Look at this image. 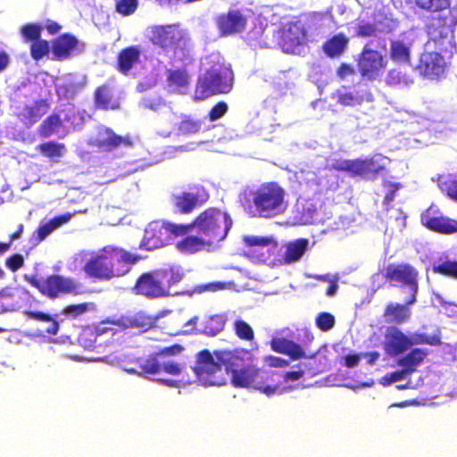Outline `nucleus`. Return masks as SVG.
<instances>
[{
  "label": "nucleus",
  "mask_w": 457,
  "mask_h": 457,
  "mask_svg": "<svg viewBox=\"0 0 457 457\" xmlns=\"http://www.w3.org/2000/svg\"><path fill=\"white\" fill-rule=\"evenodd\" d=\"M214 354L223 362L227 374H230V383L235 387L253 388L270 396L278 386L273 378L274 373L252 363V357L245 349L215 350Z\"/></svg>",
  "instance_id": "obj_1"
},
{
  "label": "nucleus",
  "mask_w": 457,
  "mask_h": 457,
  "mask_svg": "<svg viewBox=\"0 0 457 457\" xmlns=\"http://www.w3.org/2000/svg\"><path fill=\"white\" fill-rule=\"evenodd\" d=\"M140 256L129 251L113 246H104L93 254L84 265V271L90 277L99 280H110L126 275L136 264Z\"/></svg>",
  "instance_id": "obj_2"
},
{
  "label": "nucleus",
  "mask_w": 457,
  "mask_h": 457,
  "mask_svg": "<svg viewBox=\"0 0 457 457\" xmlns=\"http://www.w3.org/2000/svg\"><path fill=\"white\" fill-rule=\"evenodd\" d=\"M184 276V270L179 266L146 271L137 278L132 292L151 300L179 295L180 293L171 292V287L179 283Z\"/></svg>",
  "instance_id": "obj_3"
},
{
  "label": "nucleus",
  "mask_w": 457,
  "mask_h": 457,
  "mask_svg": "<svg viewBox=\"0 0 457 457\" xmlns=\"http://www.w3.org/2000/svg\"><path fill=\"white\" fill-rule=\"evenodd\" d=\"M286 190L275 181L263 182L250 191L249 199L243 205L253 212V216L273 219L282 214L287 207Z\"/></svg>",
  "instance_id": "obj_4"
},
{
  "label": "nucleus",
  "mask_w": 457,
  "mask_h": 457,
  "mask_svg": "<svg viewBox=\"0 0 457 457\" xmlns=\"http://www.w3.org/2000/svg\"><path fill=\"white\" fill-rule=\"evenodd\" d=\"M197 234L203 235L212 245L223 240L232 227L229 214L219 208L210 207L193 220Z\"/></svg>",
  "instance_id": "obj_5"
},
{
  "label": "nucleus",
  "mask_w": 457,
  "mask_h": 457,
  "mask_svg": "<svg viewBox=\"0 0 457 457\" xmlns=\"http://www.w3.org/2000/svg\"><path fill=\"white\" fill-rule=\"evenodd\" d=\"M233 87V71L223 64L213 66L199 76L195 84V98L204 100L212 96L228 94Z\"/></svg>",
  "instance_id": "obj_6"
},
{
  "label": "nucleus",
  "mask_w": 457,
  "mask_h": 457,
  "mask_svg": "<svg viewBox=\"0 0 457 457\" xmlns=\"http://www.w3.org/2000/svg\"><path fill=\"white\" fill-rule=\"evenodd\" d=\"M24 279L50 300L79 293V285L74 278L57 273L47 275L43 278H37V275H25Z\"/></svg>",
  "instance_id": "obj_7"
},
{
  "label": "nucleus",
  "mask_w": 457,
  "mask_h": 457,
  "mask_svg": "<svg viewBox=\"0 0 457 457\" xmlns=\"http://www.w3.org/2000/svg\"><path fill=\"white\" fill-rule=\"evenodd\" d=\"M223 362L213 353L203 349L196 353L193 371L197 380L204 386H221L226 384V376L222 370Z\"/></svg>",
  "instance_id": "obj_8"
},
{
  "label": "nucleus",
  "mask_w": 457,
  "mask_h": 457,
  "mask_svg": "<svg viewBox=\"0 0 457 457\" xmlns=\"http://www.w3.org/2000/svg\"><path fill=\"white\" fill-rule=\"evenodd\" d=\"M379 272L392 286L409 288V303L417 302L419 271L414 266L407 262H390Z\"/></svg>",
  "instance_id": "obj_9"
},
{
  "label": "nucleus",
  "mask_w": 457,
  "mask_h": 457,
  "mask_svg": "<svg viewBox=\"0 0 457 457\" xmlns=\"http://www.w3.org/2000/svg\"><path fill=\"white\" fill-rule=\"evenodd\" d=\"M384 157L373 156L365 159L337 160L332 163V169L337 171L346 172L352 177H361L374 180L384 172L386 168L381 161Z\"/></svg>",
  "instance_id": "obj_10"
},
{
  "label": "nucleus",
  "mask_w": 457,
  "mask_h": 457,
  "mask_svg": "<svg viewBox=\"0 0 457 457\" xmlns=\"http://www.w3.org/2000/svg\"><path fill=\"white\" fill-rule=\"evenodd\" d=\"M149 40L164 52L176 53L186 47L187 37L178 25H154L150 28Z\"/></svg>",
  "instance_id": "obj_11"
},
{
  "label": "nucleus",
  "mask_w": 457,
  "mask_h": 457,
  "mask_svg": "<svg viewBox=\"0 0 457 457\" xmlns=\"http://www.w3.org/2000/svg\"><path fill=\"white\" fill-rule=\"evenodd\" d=\"M357 67L362 78L375 79L386 67L384 55L365 45L358 55Z\"/></svg>",
  "instance_id": "obj_12"
},
{
  "label": "nucleus",
  "mask_w": 457,
  "mask_h": 457,
  "mask_svg": "<svg viewBox=\"0 0 457 457\" xmlns=\"http://www.w3.org/2000/svg\"><path fill=\"white\" fill-rule=\"evenodd\" d=\"M86 50V43L76 36L66 32L56 37L51 45L52 60L64 61L73 55L80 54Z\"/></svg>",
  "instance_id": "obj_13"
},
{
  "label": "nucleus",
  "mask_w": 457,
  "mask_h": 457,
  "mask_svg": "<svg viewBox=\"0 0 457 457\" xmlns=\"http://www.w3.org/2000/svg\"><path fill=\"white\" fill-rule=\"evenodd\" d=\"M90 145L105 152H112L121 146L131 148L134 142L129 135L120 136L108 127L99 126Z\"/></svg>",
  "instance_id": "obj_14"
},
{
  "label": "nucleus",
  "mask_w": 457,
  "mask_h": 457,
  "mask_svg": "<svg viewBox=\"0 0 457 457\" xmlns=\"http://www.w3.org/2000/svg\"><path fill=\"white\" fill-rule=\"evenodd\" d=\"M421 223L429 230L444 235H451L457 232V220L445 217L439 209L430 205L421 213Z\"/></svg>",
  "instance_id": "obj_15"
},
{
  "label": "nucleus",
  "mask_w": 457,
  "mask_h": 457,
  "mask_svg": "<svg viewBox=\"0 0 457 457\" xmlns=\"http://www.w3.org/2000/svg\"><path fill=\"white\" fill-rule=\"evenodd\" d=\"M446 62L443 55L436 52H426L420 56L418 69L428 79L439 80L445 77Z\"/></svg>",
  "instance_id": "obj_16"
},
{
  "label": "nucleus",
  "mask_w": 457,
  "mask_h": 457,
  "mask_svg": "<svg viewBox=\"0 0 457 457\" xmlns=\"http://www.w3.org/2000/svg\"><path fill=\"white\" fill-rule=\"evenodd\" d=\"M309 240L307 238H297L289 241L285 245V253L279 254V252L274 253L273 256H269L270 262L273 266H283L295 263L303 257L308 249Z\"/></svg>",
  "instance_id": "obj_17"
},
{
  "label": "nucleus",
  "mask_w": 457,
  "mask_h": 457,
  "mask_svg": "<svg viewBox=\"0 0 457 457\" xmlns=\"http://www.w3.org/2000/svg\"><path fill=\"white\" fill-rule=\"evenodd\" d=\"M169 244L168 232L164 221H152L145 229L143 239L139 247L153 251Z\"/></svg>",
  "instance_id": "obj_18"
},
{
  "label": "nucleus",
  "mask_w": 457,
  "mask_h": 457,
  "mask_svg": "<svg viewBox=\"0 0 457 457\" xmlns=\"http://www.w3.org/2000/svg\"><path fill=\"white\" fill-rule=\"evenodd\" d=\"M247 19L239 10H229L219 15L216 25L221 36L240 33L246 28Z\"/></svg>",
  "instance_id": "obj_19"
},
{
  "label": "nucleus",
  "mask_w": 457,
  "mask_h": 457,
  "mask_svg": "<svg viewBox=\"0 0 457 457\" xmlns=\"http://www.w3.org/2000/svg\"><path fill=\"white\" fill-rule=\"evenodd\" d=\"M94 105L99 110H118L120 108V97L116 96L114 87L110 83L98 86L94 92Z\"/></svg>",
  "instance_id": "obj_20"
},
{
  "label": "nucleus",
  "mask_w": 457,
  "mask_h": 457,
  "mask_svg": "<svg viewBox=\"0 0 457 457\" xmlns=\"http://www.w3.org/2000/svg\"><path fill=\"white\" fill-rule=\"evenodd\" d=\"M411 347L410 337L398 328H392L386 334L384 349L390 356H397Z\"/></svg>",
  "instance_id": "obj_21"
},
{
  "label": "nucleus",
  "mask_w": 457,
  "mask_h": 457,
  "mask_svg": "<svg viewBox=\"0 0 457 457\" xmlns=\"http://www.w3.org/2000/svg\"><path fill=\"white\" fill-rule=\"evenodd\" d=\"M49 107L50 104L46 99H39L32 105L21 107L16 115L26 127H31L48 112Z\"/></svg>",
  "instance_id": "obj_22"
},
{
  "label": "nucleus",
  "mask_w": 457,
  "mask_h": 457,
  "mask_svg": "<svg viewBox=\"0 0 457 457\" xmlns=\"http://www.w3.org/2000/svg\"><path fill=\"white\" fill-rule=\"evenodd\" d=\"M141 50L138 46H130L120 51L117 56L116 69L127 75L139 62Z\"/></svg>",
  "instance_id": "obj_23"
},
{
  "label": "nucleus",
  "mask_w": 457,
  "mask_h": 457,
  "mask_svg": "<svg viewBox=\"0 0 457 457\" xmlns=\"http://www.w3.org/2000/svg\"><path fill=\"white\" fill-rule=\"evenodd\" d=\"M413 303H409V298L404 303H388L384 311V317L386 320L390 323L403 324L407 322L411 315L410 306Z\"/></svg>",
  "instance_id": "obj_24"
},
{
  "label": "nucleus",
  "mask_w": 457,
  "mask_h": 457,
  "mask_svg": "<svg viewBox=\"0 0 457 457\" xmlns=\"http://www.w3.org/2000/svg\"><path fill=\"white\" fill-rule=\"evenodd\" d=\"M212 245L203 235L187 236L177 242L176 248L183 253H195L211 247Z\"/></svg>",
  "instance_id": "obj_25"
},
{
  "label": "nucleus",
  "mask_w": 457,
  "mask_h": 457,
  "mask_svg": "<svg viewBox=\"0 0 457 457\" xmlns=\"http://www.w3.org/2000/svg\"><path fill=\"white\" fill-rule=\"evenodd\" d=\"M348 44V37L344 33H337L323 43L322 50L328 57L337 58L344 54Z\"/></svg>",
  "instance_id": "obj_26"
},
{
  "label": "nucleus",
  "mask_w": 457,
  "mask_h": 457,
  "mask_svg": "<svg viewBox=\"0 0 457 457\" xmlns=\"http://www.w3.org/2000/svg\"><path fill=\"white\" fill-rule=\"evenodd\" d=\"M428 356V351L421 348H412L397 361V365L403 368L409 374L417 370V368Z\"/></svg>",
  "instance_id": "obj_27"
},
{
  "label": "nucleus",
  "mask_w": 457,
  "mask_h": 457,
  "mask_svg": "<svg viewBox=\"0 0 457 457\" xmlns=\"http://www.w3.org/2000/svg\"><path fill=\"white\" fill-rule=\"evenodd\" d=\"M167 85L179 93H184L190 84V76L186 69H174L167 71Z\"/></svg>",
  "instance_id": "obj_28"
},
{
  "label": "nucleus",
  "mask_w": 457,
  "mask_h": 457,
  "mask_svg": "<svg viewBox=\"0 0 457 457\" xmlns=\"http://www.w3.org/2000/svg\"><path fill=\"white\" fill-rule=\"evenodd\" d=\"M173 203L179 212L190 213L199 204V197L195 193L182 192L173 195Z\"/></svg>",
  "instance_id": "obj_29"
},
{
  "label": "nucleus",
  "mask_w": 457,
  "mask_h": 457,
  "mask_svg": "<svg viewBox=\"0 0 457 457\" xmlns=\"http://www.w3.org/2000/svg\"><path fill=\"white\" fill-rule=\"evenodd\" d=\"M243 241L247 246H265L268 247L270 255L273 256L274 253L280 252L281 247L276 239L271 236H245L243 238Z\"/></svg>",
  "instance_id": "obj_30"
},
{
  "label": "nucleus",
  "mask_w": 457,
  "mask_h": 457,
  "mask_svg": "<svg viewBox=\"0 0 457 457\" xmlns=\"http://www.w3.org/2000/svg\"><path fill=\"white\" fill-rule=\"evenodd\" d=\"M428 33L436 40V38H446L448 32V18L445 15L432 17L427 24Z\"/></svg>",
  "instance_id": "obj_31"
},
{
  "label": "nucleus",
  "mask_w": 457,
  "mask_h": 457,
  "mask_svg": "<svg viewBox=\"0 0 457 457\" xmlns=\"http://www.w3.org/2000/svg\"><path fill=\"white\" fill-rule=\"evenodd\" d=\"M414 6L428 13H440L450 9L451 0H413Z\"/></svg>",
  "instance_id": "obj_32"
},
{
  "label": "nucleus",
  "mask_w": 457,
  "mask_h": 457,
  "mask_svg": "<svg viewBox=\"0 0 457 457\" xmlns=\"http://www.w3.org/2000/svg\"><path fill=\"white\" fill-rule=\"evenodd\" d=\"M24 313L29 320L49 323V326L46 328L48 335L55 336L59 332L60 324L51 314L40 311H27Z\"/></svg>",
  "instance_id": "obj_33"
},
{
  "label": "nucleus",
  "mask_w": 457,
  "mask_h": 457,
  "mask_svg": "<svg viewBox=\"0 0 457 457\" xmlns=\"http://www.w3.org/2000/svg\"><path fill=\"white\" fill-rule=\"evenodd\" d=\"M63 127V122L58 113H52L46 117L38 127V134L42 137H48L57 133Z\"/></svg>",
  "instance_id": "obj_34"
},
{
  "label": "nucleus",
  "mask_w": 457,
  "mask_h": 457,
  "mask_svg": "<svg viewBox=\"0 0 457 457\" xmlns=\"http://www.w3.org/2000/svg\"><path fill=\"white\" fill-rule=\"evenodd\" d=\"M177 128L179 135H194L201 130L202 121L190 115H182L181 120L178 123Z\"/></svg>",
  "instance_id": "obj_35"
},
{
  "label": "nucleus",
  "mask_w": 457,
  "mask_h": 457,
  "mask_svg": "<svg viewBox=\"0 0 457 457\" xmlns=\"http://www.w3.org/2000/svg\"><path fill=\"white\" fill-rule=\"evenodd\" d=\"M390 57L395 62L410 63V49L400 40H395L390 45Z\"/></svg>",
  "instance_id": "obj_36"
},
{
  "label": "nucleus",
  "mask_w": 457,
  "mask_h": 457,
  "mask_svg": "<svg viewBox=\"0 0 457 457\" xmlns=\"http://www.w3.org/2000/svg\"><path fill=\"white\" fill-rule=\"evenodd\" d=\"M128 324L131 328L146 331L154 327L155 319L143 312H138L128 318Z\"/></svg>",
  "instance_id": "obj_37"
},
{
  "label": "nucleus",
  "mask_w": 457,
  "mask_h": 457,
  "mask_svg": "<svg viewBox=\"0 0 457 457\" xmlns=\"http://www.w3.org/2000/svg\"><path fill=\"white\" fill-rule=\"evenodd\" d=\"M436 181L441 190L457 203V179L451 175H439Z\"/></svg>",
  "instance_id": "obj_38"
},
{
  "label": "nucleus",
  "mask_w": 457,
  "mask_h": 457,
  "mask_svg": "<svg viewBox=\"0 0 457 457\" xmlns=\"http://www.w3.org/2000/svg\"><path fill=\"white\" fill-rule=\"evenodd\" d=\"M379 29L376 22L361 20L354 28V37L360 38L376 37Z\"/></svg>",
  "instance_id": "obj_39"
},
{
  "label": "nucleus",
  "mask_w": 457,
  "mask_h": 457,
  "mask_svg": "<svg viewBox=\"0 0 457 457\" xmlns=\"http://www.w3.org/2000/svg\"><path fill=\"white\" fill-rule=\"evenodd\" d=\"M37 149L46 157H61L64 154L66 148L64 144L49 141L37 145Z\"/></svg>",
  "instance_id": "obj_40"
},
{
  "label": "nucleus",
  "mask_w": 457,
  "mask_h": 457,
  "mask_svg": "<svg viewBox=\"0 0 457 457\" xmlns=\"http://www.w3.org/2000/svg\"><path fill=\"white\" fill-rule=\"evenodd\" d=\"M224 326L225 320L221 315H212L205 320L202 332L207 336L214 337L223 330Z\"/></svg>",
  "instance_id": "obj_41"
},
{
  "label": "nucleus",
  "mask_w": 457,
  "mask_h": 457,
  "mask_svg": "<svg viewBox=\"0 0 457 457\" xmlns=\"http://www.w3.org/2000/svg\"><path fill=\"white\" fill-rule=\"evenodd\" d=\"M411 346L414 345H428L432 346H439L442 345L441 332L436 330L432 336H428L424 333H414L410 337Z\"/></svg>",
  "instance_id": "obj_42"
},
{
  "label": "nucleus",
  "mask_w": 457,
  "mask_h": 457,
  "mask_svg": "<svg viewBox=\"0 0 457 457\" xmlns=\"http://www.w3.org/2000/svg\"><path fill=\"white\" fill-rule=\"evenodd\" d=\"M44 28L38 23H27L21 28V35L24 42H34L41 38Z\"/></svg>",
  "instance_id": "obj_43"
},
{
  "label": "nucleus",
  "mask_w": 457,
  "mask_h": 457,
  "mask_svg": "<svg viewBox=\"0 0 457 457\" xmlns=\"http://www.w3.org/2000/svg\"><path fill=\"white\" fill-rule=\"evenodd\" d=\"M165 228L168 232V238L170 239V237L173 236L175 237H187L189 232L195 228V225L193 221L187 224H179L169 221H164Z\"/></svg>",
  "instance_id": "obj_44"
},
{
  "label": "nucleus",
  "mask_w": 457,
  "mask_h": 457,
  "mask_svg": "<svg viewBox=\"0 0 457 457\" xmlns=\"http://www.w3.org/2000/svg\"><path fill=\"white\" fill-rule=\"evenodd\" d=\"M51 50L49 42L39 38L30 44L29 51L33 60L39 61L46 56Z\"/></svg>",
  "instance_id": "obj_45"
},
{
  "label": "nucleus",
  "mask_w": 457,
  "mask_h": 457,
  "mask_svg": "<svg viewBox=\"0 0 457 457\" xmlns=\"http://www.w3.org/2000/svg\"><path fill=\"white\" fill-rule=\"evenodd\" d=\"M236 336L245 341H252L254 338V332L252 327L244 320L238 319L233 325Z\"/></svg>",
  "instance_id": "obj_46"
},
{
  "label": "nucleus",
  "mask_w": 457,
  "mask_h": 457,
  "mask_svg": "<svg viewBox=\"0 0 457 457\" xmlns=\"http://www.w3.org/2000/svg\"><path fill=\"white\" fill-rule=\"evenodd\" d=\"M90 307L89 303H71L62 309V314L67 318L77 319L88 312Z\"/></svg>",
  "instance_id": "obj_47"
},
{
  "label": "nucleus",
  "mask_w": 457,
  "mask_h": 457,
  "mask_svg": "<svg viewBox=\"0 0 457 457\" xmlns=\"http://www.w3.org/2000/svg\"><path fill=\"white\" fill-rule=\"evenodd\" d=\"M433 271L436 274L457 279V261L446 260L439 264L434 265Z\"/></svg>",
  "instance_id": "obj_48"
},
{
  "label": "nucleus",
  "mask_w": 457,
  "mask_h": 457,
  "mask_svg": "<svg viewBox=\"0 0 457 457\" xmlns=\"http://www.w3.org/2000/svg\"><path fill=\"white\" fill-rule=\"evenodd\" d=\"M316 326L323 332L328 331L334 328L335 317L329 312H320L315 320Z\"/></svg>",
  "instance_id": "obj_49"
},
{
  "label": "nucleus",
  "mask_w": 457,
  "mask_h": 457,
  "mask_svg": "<svg viewBox=\"0 0 457 457\" xmlns=\"http://www.w3.org/2000/svg\"><path fill=\"white\" fill-rule=\"evenodd\" d=\"M386 84L389 86L406 85L410 82V79L406 74L402 71L392 69L388 71L386 78Z\"/></svg>",
  "instance_id": "obj_50"
},
{
  "label": "nucleus",
  "mask_w": 457,
  "mask_h": 457,
  "mask_svg": "<svg viewBox=\"0 0 457 457\" xmlns=\"http://www.w3.org/2000/svg\"><path fill=\"white\" fill-rule=\"evenodd\" d=\"M362 101V96L354 95L352 92H339L337 94V103L345 106L358 105L361 104Z\"/></svg>",
  "instance_id": "obj_51"
},
{
  "label": "nucleus",
  "mask_w": 457,
  "mask_h": 457,
  "mask_svg": "<svg viewBox=\"0 0 457 457\" xmlns=\"http://www.w3.org/2000/svg\"><path fill=\"white\" fill-rule=\"evenodd\" d=\"M139 368L145 374H156L162 370V365L155 357L142 360Z\"/></svg>",
  "instance_id": "obj_52"
},
{
  "label": "nucleus",
  "mask_w": 457,
  "mask_h": 457,
  "mask_svg": "<svg viewBox=\"0 0 457 457\" xmlns=\"http://www.w3.org/2000/svg\"><path fill=\"white\" fill-rule=\"evenodd\" d=\"M96 333L90 329L83 330L78 337V342L84 349L90 350L96 346Z\"/></svg>",
  "instance_id": "obj_53"
},
{
  "label": "nucleus",
  "mask_w": 457,
  "mask_h": 457,
  "mask_svg": "<svg viewBox=\"0 0 457 457\" xmlns=\"http://www.w3.org/2000/svg\"><path fill=\"white\" fill-rule=\"evenodd\" d=\"M137 7V0H118L115 4L116 11L123 16L135 12Z\"/></svg>",
  "instance_id": "obj_54"
},
{
  "label": "nucleus",
  "mask_w": 457,
  "mask_h": 457,
  "mask_svg": "<svg viewBox=\"0 0 457 457\" xmlns=\"http://www.w3.org/2000/svg\"><path fill=\"white\" fill-rule=\"evenodd\" d=\"M228 111V106L226 102L220 101L214 104L208 112V119L210 121H215L222 118Z\"/></svg>",
  "instance_id": "obj_55"
},
{
  "label": "nucleus",
  "mask_w": 457,
  "mask_h": 457,
  "mask_svg": "<svg viewBox=\"0 0 457 457\" xmlns=\"http://www.w3.org/2000/svg\"><path fill=\"white\" fill-rule=\"evenodd\" d=\"M289 355L293 360H299L302 358H313L315 354L306 355L302 348V346L294 341L290 340L287 345V349L286 353Z\"/></svg>",
  "instance_id": "obj_56"
},
{
  "label": "nucleus",
  "mask_w": 457,
  "mask_h": 457,
  "mask_svg": "<svg viewBox=\"0 0 457 457\" xmlns=\"http://www.w3.org/2000/svg\"><path fill=\"white\" fill-rule=\"evenodd\" d=\"M6 267L12 272H15L24 266V258L20 253H14L5 260Z\"/></svg>",
  "instance_id": "obj_57"
},
{
  "label": "nucleus",
  "mask_w": 457,
  "mask_h": 457,
  "mask_svg": "<svg viewBox=\"0 0 457 457\" xmlns=\"http://www.w3.org/2000/svg\"><path fill=\"white\" fill-rule=\"evenodd\" d=\"M289 339L287 338H285V337H277V338H273L271 341H270V346H271V349L276 352V353H286V351L287 349V345L289 344Z\"/></svg>",
  "instance_id": "obj_58"
},
{
  "label": "nucleus",
  "mask_w": 457,
  "mask_h": 457,
  "mask_svg": "<svg viewBox=\"0 0 457 457\" xmlns=\"http://www.w3.org/2000/svg\"><path fill=\"white\" fill-rule=\"evenodd\" d=\"M336 74L340 79H345L349 76L354 75L355 70L351 64L346 63V62H342L337 68Z\"/></svg>",
  "instance_id": "obj_59"
},
{
  "label": "nucleus",
  "mask_w": 457,
  "mask_h": 457,
  "mask_svg": "<svg viewBox=\"0 0 457 457\" xmlns=\"http://www.w3.org/2000/svg\"><path fill=\"white\" fill-rule=\"evenodd\" d=\"M71 217H72L71 213H64V214L54 217L47 222L49 223V225L53 228V230L54 231L56 228H58L61 226H62L63 224L67 223L71 219Z\"/></svg>",
  "instance_id": "obj_60"
},
{
  "label": "nucleus",
  "mask_w": 457,
  "mask_h": 457,
  "mask_svg": "<svg viewBox=\"0 0 457 457\" xmlns=\"http://www.w3.org/2000/svg\"><path fill=\"white\" fill-rule=\"evenodd\" d=\"M71 217H72L71 213H64V214L54 217L47 222L49 223V225L53 228V230L54 231L56 228H58L61 226H62L63 224L67 223L71 219Z\"/></svg>",
  "instance_id": "obj_61"
},
{
  "label": "nucleus",
  "mask_w": 457,
  "mask_h": 457,
  "mask_svg": "<svg viewBox=\"0 0 457 457\" xmlns=\"http://www.w3.org/2000/svg\"><path fill=\"white\" fill-rule=\"evenodd\" d=\"M53 228L48 222L40 225L35 231L37 242H41L46 239L52 232Z\"/></svg>",
  "instance_id": "obj_62"
},
{
  "label": "nucleus",
  "mask_w": 457,
  "mask_h": 457,
  "mask_svg": "<svg viewBox=\"0 0 457 457\" xmlns=\"http://www.w3.org/2000/svg\"><path fill=\"white\" fill-rule=\"evenodd\" d=\"M402 187L400 183H391L389 185V189L386 193V195L383 200L384 205H390V204L395 200L396 192Z\"/></svg>",
  "instance_id": "obj_63"
},
{
  "label": "nucleus",
  "mask_w": 457,
  "mask_h": 457,
  "mask_svg": "<svg viewBox=\"0 0 457 457\" xmlns=\"http://www.w3.org/2000/svg\"><path fill=\"white\" fill-rule=\"evenodd\" d=\"M408 374L409 373L403 368H402V370H395L391 373H388L383 377V380L386 381L384 384L386 385V384H390L393 382L400 381V380L403 379L405 378V376Z\"/></svg>",
  "instance_id": "obj_64"
}]
</instances>
